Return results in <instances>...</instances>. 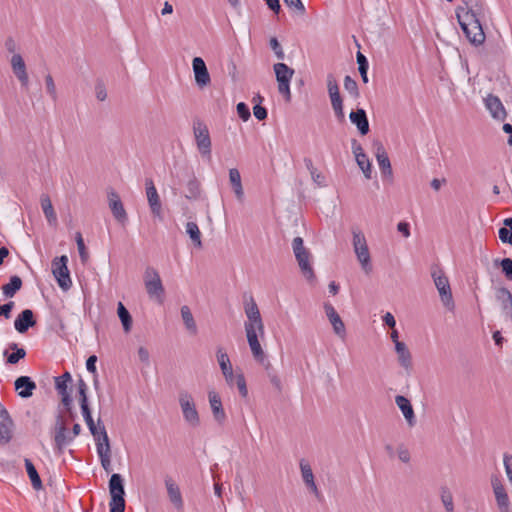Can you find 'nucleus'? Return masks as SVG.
<instances>
[{"label": "nucleus", "mask_w": 512, "mask_h": 512, "mask_svg": "<svg viewBox=\"0 0 512 512\" xmlns=\"http://www.w3.org/2000/svg\"><path fill=\"white\" fill-rule=\"evenodd\" d=\"M478 16L471 12H457V19L465 36L474 45H480L485 41V34Z\"/></svg>", "instance_id": "1"}, {"label": "nucleus", "mask_w": 512, "mask_h": 512, "mask_svg": "<svg viewBox=\"0 0 512 512\" xmlns=\"http://www.w3.org/2000/svg\"><path fill=\"white\" fill-rule=\"evenodd\" d=\"M292 249L295 255L299 268L305 278L312 281L315 278L314 270L311 265V252L304 246V241L301 237H295L292 241Z\"/></svg>", "instance_id": "2"}, {"label": "nucleus", "mask_w": 512, "mask_h": 512, "mask_svg": "<svg viewBox=\"0 0 512 512\" xmlns=\"http://www.w3.org/2000/svg\"><path fill=\"white\" fill-rule=\"evenodd\" d=\"M144 284L149 298L158 304H163L165 289L156 269L148 267L144 273Z\"/></svg>", "instance_id": "3"}, {"label": "nucleus", "mask_w": 512, "mask_h": 512, "mask_svg": "<svg viewBox=\"0 0 512 512\" xmlns=\"http://www.w3.org/2000/svg\"><path fill=\"white\" fill-rule=\"evenodd\" d=\"M109 492L111 500L109 503L110 512L125 511V490L124 480L120 474H112L109 480Z\"/></svg>", "instance_id": "4"}, {"label": "nucleus", "mask_w": 512, "mask_h": 512, "mask_svg": "<svg viewBox=\"0 0 512 512\" xmlns=\"http://www.w3.org/2000/svg\"><path fill=\"white\" fill-rule=\"evenodd\" d=\"M431 276H432L434 284L439 292V295H440L443 305L448 310L453 311L455 305H454L453 296H452L451 287H450L448 277L439 268L434 269L431 273Z\"/></svg>", "instance_id": "5"}, {"label": "nucleus", "mask_w": 512, "mask_h": 512, "mask_svg": "<svg viewBox=\"0 0 512 512\" xmlns=\"http://www.w3.org/2000/svg\"><path fill=\"white\" fill-rule=\"evenodd\" d=\"M73 440V436H71L66 421L61 415H58L54 426V452L58 455L63 454L66 447L69 446Z\"/></svg>", "instance_id": "6"}, {"label": "nucleus", "mask_w": 512, "mask_h": 512, "mask_svg": "<svg viewBox=\"0 0 512 512\" xmlns=\"http://www.w3.org/2000/svg\"><path fill=\"white\" fill-rule=\"evenodd\" d=\"M490 481L498 511L512 512V503L501 477L493 474Z\"/></svg>", "instance_id": "7"}, {"label": "nucleus", "mask_w": 512, "mask_h": 512, "mask_svg": "<svg viewBox=\"0 0 512 512\" xmlns=\"http://www.w3.org/2000/svg\"><path fill=\"white\" fill-rule=\"evenodd\" d=\"M179 405L186 423L191 427H198L200 425V417L192 395L187 391L180 392Z\"/></svg>", "instance_id": "8"}, {"label": "nucleus", "mask_w": 512, "mask_h": 512, "mask_svg": "<svg viewBox=\"0 0 512 512\" xmlns=\"http://www.w3.org/2000/svg\"><path fill=\"white\" fill-rule=\"evenodd\" d=\"M68 257L62 255L52 261V273L60 288L67 291L72 286L69 269L67 267Z\"/></svg>", "instance_id": "9"}, {"label": "nucleus", "mask_w": 512, "mask_h": 512, "mask_svg": "<svg viewBox=\"0 0 512 512\" xmlns=\"http://www.w3.org/2000/svg\"><path fill=\"white\" fill-rule=\"evenodd\" d=\"M353 247L363 270L366 273H369L372 270L370 263V253L366 238L361 231H353Z\"/></svg>", "instance_id": "10"}, {"label": "nucleus", "mask_w": 512, "mask_h": 512, "mask_svg": "<svg viewBox=\"0 0 512 512\" xmlns=\"http://www.w3.org/2000/svg\"><path fill=\"white\" fill-rule=\"evenodd\" d=\"M193 131L199 153L210 158L211 138L207 125L200 120H196L193 123Z\"/></svg>", "instance_id": "11"}, {"label": "nucleus", "mask_w": 512, "mask_h": 512, "mask_svg": "<svg viewBox=\"0 0 512 512\" xmlns=\"http://www.w3.org/2000/svg\"><path fill=\"white\" fill-rule=\"evenodd\" d=\"M327 88L331 100V105L337 119L339 121H344L345 114L343 111V101L339 92L337 80L332 74L327 76Z\"/></svg>", "instance_id": "12"}, {"label": "nucleus", "mask_w": 512, "mask_h": 512, "mask_svg": "<svg viewBox=\"0 0 512 512\" xmlns=\"http://www.w3.org/2000/svg\"><path fill=\"white\" fill-rule=\"evenodd\" d=\"M102 439H97L96 450L99 456L101 465L106 472L111 471V447L109 437L105 426L101 428Z\"/></svg>", "instance_id": "13"}, {"label": "nucleus", "mask_w": 512, "mask_h": 512, "mask_svg": "<svg viewBox=\"0 0 512 512\" xmlns=\"http://www.w3.org/2000/svg\"><path fill=\"white\" fill-rule=\"evenodd\" d=\"M245 331L247 336V341L249 347L251 349L252 355L260 363L265 361V354L261 347V344L258 340V329L253 328L250 324H245Z\"/></svg>", "instance_id": "14"}, {"label": "nucleus", "mask_w": 512, "mask_h": 512, "mask_svg": "<svg viewBox=\"0 0 512 512\" xmlns=\"http://www.w3.org/2000/svg\"><path fill=\"white\" fill-rule=\"evenodd\" d=\"M495 298L501 306L505 320L512 323V293L505 287H498L495 290Z\"/></svg>", "instance_id": "15"}, {"label": "nucleus", "mask_w": 512, "mask_h": 512, "mask_svg": "<svg viewBox=\"0 0 512 512\" xmlns=\"http://www.w3.org/2000/svg\"><path fill=\"white\" fill-rule=\"evenodd\" d=\"M145 189H146L147 200H148L152 214L155 217L161 218L162 204H161L159 194L157 192V189H156L152 179H146Z\"/></svg>", "instance_id": "16"}, {"label": "nucleus", "mask_w": 512, "mask_h": 512, "mask_svg": "<svg viewBox=\"0 0 512 512\" xmlns=\"http://www.w3.org/2000/svg\"><path fill=\"white\" fill-rule=\"evenodd\" d=\"M208 400L214 420L219 425H224L227 420V416L224 411L220 395L216 391L211 390L208 392Z\"/></svg>", "instance_id": "17"}, {"label": "nucleus", "mask_w": 512, "mask_h": 512, "mask_svg": "<svg viewBox=\"0 0 512 512\" xmlns=\"http://www.w3.org/2000/svg\"><path fill=\"white\" fill-rule=\"evenodd\" d=\"M324 310L327 318L329 319L333 327L334 333L341 339H344L346 336V328L344 322L342 321L341 317L337 313L334 306L331 303L327 302L324 304Z\"/></svg>", "instance_id": "18"}, {"label": "nucleus", "mask_w": 512, "mask_h": 512, "mask_svg": "<svg viewBox=\"0 0 512 512\" xmlns=\"http://www.w3.org/2000/svg\"><path fill=\"white\" fill-rule=\"evenodd\" d=\"M192 67L195 76V82L200 88H203L210 84V75L206 67V64L202 58L195 57L192 61Z\"/></svg>", "instance_id": "19"}, {"label": "nucleus", "mask_w": 512, "mask_h": 512, "mask_svg": "<svg viewBox=\"0 0 512 512\" xmlns=\"http://www.w3.org/2000/svg\"><path fill=\"white\" fill-rule=\"evenodd\" d=\"M245 313L248 318V321L245 322V324H250L253 328H257L260 334H263L264 325L258 306L253 298H251L250 302L245 304Z\"/></svg>", "instance_id": "20"}, {"label": "nucleus", "mask_w": 512, "mask_h": 512, "mask_svg": "<svg viewBox=\"0 0 512 512\" xmlns=\"http://www.w3.org/2000/svg\"><path fill=\"white\" fill-rule=\"evenodd\" d=\"M484 102H485L486 108L489 110V112L491 113V116L494 119H497L500 121H504L506 119L507 112H506L505 107L502 104L501 100L497 96H495L493 94H489L484 99Z\"/></svg>", "instance_id": "21"}, {"label": "nucleus", "mask_w": 512, "mask_h": 512, "mask_svg": "<svg viewBox=\"0 0 512 512\" xmlns=\"http://www.w3.org/2000/svg\"><path fill=\"white\" fill-rule=\"evenodd\" d=\"M299 466L305 486L319 499L321 497V493L315 483L314 474L310 464L306 460L302 459L300 460Z\"/></svg>", "instance_id": "22"}, {"label": "nucleus", "mask_w": 512, "mask_h": 512, "mask_svg": "<svg viewBox=\"0 0 512 512\" xmlns=\"http://www.w3.org/2000/svg\"><path fill=\"white\" fill-rule=\"evenodd\" d=\"M12 71L20 81L23 87H27L29 84V77L26 70V64L20 54H14L11 58Z\"/></svg>", "instance_id": "23"}, {"label": "nucleus", "mask_w": 512, "mask_h": 512, "mask_svg": "<svg viewBox=\"0 0 512 512\" xmlns=\"http://www.w3.org/2000/svg\"><path fill=\"white\" fill-rule=\"evenodd\" d=\"M164 482L167 489L169 500L177 510H182L184 502L179 486L170 476L165 477Z\"/></svg>", "instance_id": "24"}, {"label": "nucleus", "mask_w": 512, "mask_h": 512, "mask_svg": "<svg viewBox=\"0 0 512 512\" xmlns=\"http://www.w3.org/2000/svg\"><path fill=\"white\" fill-rule=\"evenodd\" d=\"M35 324L36 321L34 319V314L30 309L23 310L14 321L15 329L21 334L27 332L28 329L33 327Z\"/></svg>", "instance_id": "25"}, {"label": "nucleus", "mask_w": 512, "mask_h": 512, "mask_svg": "<svg viewBox=\"0 0 512 512\" xmlns=\"http://www.w3.org/2000/svg\"><path fill=\"white\" fill-rule=\"evenodd\" d=\"M395 403L398 408L401 410L403 416L405 417L409 426H414L416 424V417L414 413V409L412 404L408 398L402 395H397L395 397Z\"/></svg>", "instance_id": "26"}, {"label": "nucleus", "mask_w": 512, "mask_h": 512, "mask_svg": "<svg viewBox=\"0 0 512 512\" xmlns=\"http://www.w3.org/2000/svg\"><path fill=\"white\" fill-rule=\"evenodd\" d=\"M15 390L21 398H29L36 389L35 382L29 376H20L15 380Z\"/></svg>", "instance_id": "27"}, {"label": "nucleus", "mask_w": 512, "mask_h": 512, "mask_svg": "<svg viewBox=\"0 0 512 512\" xmlns=\"http://www.w3.org/2000/svg\"><path fill=\"white\" fill-rule=\"evenodd\" d=\"M13 421L8 412L0 414V445H6L12 439Z\"/></svg>", "instance_id": "28"}, {"label": "nucleus", "mask_w": 512, "mask_h": 512, "mask_svg": "<svg viewBox=\"0 0 512 512\" xmlns=\"http://www.w3.org/2000/svg\"><path fill=\"white\" fill-rule=\"evenodd\" d=\"M349 118L353 124L356 125L361 135H366L369 132V122L366 111L362 108L352 111Z\"/></svg>", "instance_id": "29"}, {"label": "nucleus", "mask_w": 512, "mask_h": 512, "mask_svg": "<svg viewBox=\"0 0 512 512\" xmlns=\"http://www.w3.org/2000/svg\"><path fill=\"white\" fill-rule=\"evenodd\" d=\"M80 408H81V412L84 417V420L90 430V433L93 435L95 442L97 441V439H102L101 428L104 425L101 424V420L100 419L98 420V426H96V424L94 423V420L92 418L89 405H81Z\"/></svg>", "instance_id": "30"}, {"label": "nucleus", "mask_w": 512, "mask_h": 512, "mask_svg": "<svg viewBox=\"0 0 512 512\" xmlns=\"http://www.w3.org/2000/svg\"><path fill=\"white\" fill-rule=\"evenodd\" d=\"M109 207L113 216L119 221L124 222L127 220V213L124 209L123 203L117 193L111 192L109 195Z\"/></svg>", "instance_id": "31"}, {"label": "nucleus", "mask_w": 512, "mask_h": 512, "mask_svg": "<svg viewBox=\"0 0 512 512\" xmlns=\"http://www.w3.org/2000/svg\"><path fill=\"white\" fill-rule=\"evenodd\" d=\"M68 385H69V383H67V382L55 379V388H56L58 394L61 396L62 403H63L65 409L69 412L70 418L74 419V414L71 410L72 398L68 391Z\"/></svg>", "instance_id": "32"}, {"label": "nucleus", "mask_w": 512, "mask_h": 512, "mask_svg": "<svg viewBox=\"0 0 512 512\" xmlns=\"http://www.w3.org/2000/svg\"><path fill=\"white\" fill-rule=\"evenodd\" d=\"M376 159L379 168L383 175H392V167L387 152L382 144H378L376 147Z\"/></svg>", "instance_id": "33"}, {"label": "nucleus", "mask_w": 512, "mask_h": 512, "mask_svg": "<svg viewBox=\"0 0 512 512\" xmlns=\"http://www.w3.org/2000/svg\"><path fill=\"white\" fill-rule=\"evenodd\" d=\"M396 353L398 355V361L400 365L409 370L412 367V356L404 342H397L395 346Z\"/></svg>", "instance_id": "34"}, {"label": "nucleus", "mask_w": 512, "mask_h": 512, "mask_svg": "<svg viewBox=\"0 0 512 512\" xmlns=\"http://www.w3.org/2000/svg\"><path fill=\"white\" fill-rule=\"evenodd\" d=\"M229 181L232 185V188H233L236 198L239 201H242L243 197H244V191H243V186H242V182H241V175H240V172L238 169L231 168L229 170Z\"/></svg>", "instance_id": "35"}, {"label": "nucleus", "mask_w": 512, "mask_h": 512, "mask_svg": "<svg viewBox=\"0 0 512 512\" xmlns=\"http://www.w3.org/2000/svg\"><path fill=\"white\" fill-rule=\"evenodd\" d=\"M273 68L278 83L291 82V79L294 75V70L292 68L281 62L274 64Z\"/></svg>", "instance_id": "36"}, {"label": "nucleus", "mask_w": 512, "mask_h": 512, "mask_svg": "<svg viewBox=\"0 0 512 512\" xmlns=\"http://www.w3.org/2000/svg\"><path fill=\"white\" fill-rule=\"evenodd\" d=\"M41 208L43 210V213H44L45 218L47 219L48 223L50 225H56L57 224V215L54 211L52 202L48 195H42Z\"/></svg>", "instance_id": "37"}, {"label": "nucleus", "mask_w": 512, "mask_h": 512, "mask_svg": "<svg viewBox=\"0 0 512 512\" xmlns=\"http://www.w3.org/2000/svg\"><path fill=\"white\" fill-rule=\"evenodd\" d=\"M9 349L13 350L14 352L9 354L8 351L5 350L3 353V355L6 357V362L8 364H16L26 356L25 349L19 348L16 343H10Z\"/></svg>", "instance_id": "38"}, {"label": "nucleus", "mask_w": 512, "mask_h": 512, "mask_svg": "<svg viewBox=\"0 0 512 512\" xmlns=\"http://www.w3.org/2000/svg\"><path fill=\"white\" fill-rule=\"evenodd\" d=\"M22 287V280L19 276L14 275L10 278L9 283L3 285L2 292L5 297L12 298Z\"/></svg>", "instance_id": "39"}, {"label": "nucleus", "mask_w": 512, "mask_h": 512, "mask_svg": "<svg viewBox=\"0 0 512 512\" xmlns=\"http://www.w3.org/2000/svg\"><path fill=\"white\" fill-rule=\"evenodd\" d=\"M117 314L122 323L123 330L129 333L132 328V316L122 302H118Z\"/></svg>", "instance_id": "40"}, {"label": "nucleus", "mask_w": 512, "mask_h": 512, "mask_svg": "<svg viewBox=\"0 0 512 512\" xmlns=\"http://www.w3.org/2000/svg\"><path fill=\"white\" fill-rule=\"evenodd\" d=\"M25 468L31 481L32 487L35 490H40L42 488V481L31 460L25 459Z\"/></svg>", "instance_id": "41"}, {"label": "nucleus", "mask_w": 512, "mask_h": 512, "mask_svg": "<svg viewBox=\"0 0 512 512\" xmlns=\"http://www.w3.org/2000/svg\"><path fill=\"white\" fill-rule=\"evenodd\" d=\"M504 227H501L498 231L499 239L503 243L512 245V218H506L503 221Z\"/></svg>", "instance_id": "42"}, {"label": "nucleus", "mask_w": 512, "mask_h": 512, "mask_svg": "<svg viewBox=\"0 0 512 512\" xmlns=\"http://www.w3.org/2000/svg\"><path fill=\"white\" fill-rule=\"evenodd\" d=\"M464 6H459L457 12H471L480 15L482 12V4L479 0H463Z\"/></svg>", "instance_id": "43"}, {"label": "nucleus", "mask_w": 512, "mask_h": 512, "mask_svg": "<svg viewBox=\"0 0 512 512\" xmlns=\"http://www.w3.org/2000/svg\"><path fill=\"white\" fill-rule=\"evenodd\" d=\"M181 316L185 327L195 334L197 332V327L192 312L188 306L184 305L181 307Z\"/></svg>", "instance_id": "44"}, {"label": "nucleus", "mask_w": 512, "mask_h": 512, "mask_svg": "<svg viewBox=\"0 0 512 512\" xmlns=\"http://www.w3.org/2000/svg\"><path fill=\"white\" fill-rule=\"evenodd\" d=\"M440 498L446 512H454L453 495L447 486L440 488Z\"/></svg>", "instance_id": "45"}, {"label": "nucleus", "mask_w": 512, "mask_h": 512, "mask_svg": "<svg viewBox=\"0 0 512 512\" xmlns=\"http://www.w3.org/2000/svg\"><path fill=\"white\" fill-rule=\"evenodd\" d=\"M186 233L189 235L196 247L200 248L202 246L201 232L197 223L188 222L186 224Z\"/></svg>", "instance_id": "46"}, {"label": "nucleus", "mask_w": 512, "mask_h": 512, "mask_svg": "<svg viewBox=\"0 0 512 512\" xmlns=\"http://www.w3.org/2000/svg\"><path fill=\"white\" fill-rule=\"evenodd\" d=\"M304 162H305L307 169L310 172V175H311L313 181L320 186H324L325 185V177L320 172H318V170L314 167L312 160L309 158H306V159H304Z\"/></svg>", "instance_id": "47"}, {"label": "nucleus", "mask_w": 512, "mask_h": 512, "mask_svg": "<svg viewBox=\"0 0 512 512\" xmlns=\"http://www.w3.org/2000/svg\"><path fill=\"white\" fill-rule=\"evenodd\" d=\"M356 161L362 172L364 173L367 179L371 178V163L368 156L365 153H360V155H356Z\"/></svg>", "instance_id": "48"}, {"label": "nucleus", "mask_w": 512, "mask_h": 512, "mask_svg": "<svg viewBox=\"0 0 512 512\" xmlns=\"http://www.w3.org/2000/svg\"><path fill=\"white\" fill-rule=\"evenodd\" d=\"M217 361L219 363L222 374H226L227 372L233 370L228 354L222 349H218L217 351Z\"/></svg>", "instance_id": "49"}, {"label": "nucleus", "mask_w": 512, "mask_h": 512, "mask_svg": "<svg viewBox=\"0 0 512 512\" xmlns=\"http://www.w3.org/2000/svg\"><path fill=\"white\" fill-rule=\"evenodd\" d=\"M494 264L496 266H500L502 273L504 274L505 278L509 281H512V259L510 258H504L501 260H494Z\"/></svg>", "instance_id": "50"}, {"label": "nucleus", "mask_w": 512, "mask_h": 512, "mask_svg": "<svg viewBox=\"0 0 512 512\" xmlns=\"http://www.w3.org/2000/svg\"><path fill=\"white\" fill-rule=\"evenodd\" d=\"M356 58H357L358 69H359L361 78L364 83H367L368 82L367 71H368V67H369L368 60L361 52L357 53Z\"/></svg>", "instance_id": "51"}, {"label": "nucleus", "mask_w": 512, "mask_h": 512, "mask_svg": "<svg viewBox=\"0 0 512 512\" xmlns=\"http://www.w3.org/2000/svg\"><path fill=\"white\" fill-rule=\"evenodd\" d=\"M344 88L353 96L358 97L359 96V90L357 82L352 79L350 76H345L344 78Z\"/></svg>", "instance_id": "52"}, {"label": "nucleus", "mask_w": 512, "mask_h": 512, "mask_svg": "<svg viewBox=\"0 0 512 512\" xmlns=\"http://www.w3.org/2000/svg\"><path fill=\"white\" fill-rule=\"evenodd\" d=\"M77 388H78L80 406L81 405H89L88 398H87L88 387L83 379H79Z\"/></svg>", "instance_id": "53"}, {"label": "nucleus", "mask_w": 512, "mask_h": 512, "mask_svg": "<svg viewBox=\"0 0 512 512\" xmlns=\"http://www.w3.org/2000/svg\"><path fill=\"white\" fill-rule=\"evenodd\" d=\"M75 238H76V243H77L80 258L83 262H85L88 259V253L86 250V246H85L82 234L80 232H77Z\"/></svg>", "instance_id": "54"}, {"label": "nucleus", "mask_w": 512, "mask_h": 512, "mask_svg": "<svg viewBox=\"0 0 512 512\" xmlns=\"http://www.w3.org/2000/svg\"><path fill=\"white\" fill-rule=\"evenodd\" d=\"M234 385L237 386L242 397H246L248 395L246 380L243 374H236Z\"/></svg>", "instance_id": "55"}, {"label": "nucleus", "mask_w": 512, "mask_h": 512, "mask_svg": "<svg viewBox=\"0 0 512 512\" xmlns=\"http://www.w3.org/2000/svg\"><path fill=\"white\" fill-rule=\"evenodd\" d=\"M503 464L508 481L512 486V455L505 453L503 456Z\"/></svg>", "instance_id": "56"}, {"label": "nucleus", "mask_w": 512, "mask_h": 512, "mask_svg": "<svg viewBox=\"0 0 512 512\" xmlns=\"http://www.w3.org/2000/svg\"><path fill=\"white\" fill-rule=\"evenodd\" d=\"M45 84H46L47 93L51 96V98L53 100H56L57 99L56 86H55L54 80L50 74H48L45 77Z\"/></svg>", "instance_id": "57"}, {"label": "nucleus", "mask_w": 512, "mask_h": 512, "mask_svg": "<svg viewBox=\"0 0 512 512\" xmlns=\"http://www.w3.org/2000/svg\"><path fill=\"white\" fill-rule=\"evenodd\" d=\"M270 47L272 48V50L274 51V53L278 59H280V60L284 59L285 54H284V51H283L280 43L278 42L277 38L272 37L270 39Z\"/></svg>", "instance_id": "58"}, {"label": "nucleus", "mask_w": 512, "mask_h": 512, "mask_svg": "<svg viewBox=\"0 0 512 512\" xmlns=\"http://www.w3.org/2000/svg\"><path fill=\"white\" fill-rule=\"evenodd\" d=\"M236 108H237L238 116L243 121H247L250 118V116H251L250 109L244 102L238 103Z\"/></svg>", "instance_id": "59"}, {"label": "nucleus", "mask_w": 512, "mask_h": 512, "mask_svg": "<svg viewBox=\"0 0 512 512\" xmlns=\"http://www.w3.org/2000/svg\"><path fill=\"white\" fill-rule=\"evenodd\" d=\"M278 91L287 102L291 100L290 82L278 83Z\"/></svg>", "instance_id": "60"}, {"label": "nucleus", "mask_w": 512, "mask_h": 512, "mask_svg": "<svg viewBox=\"0 0 512 512\" xmlns=\"http://www.w3.org/2000/svg\"><path fill=\"white\" fill-rule=\"evenodd\" d=\"M285 4L290 7L296 9L300 14L305 13V7L301 0H284Z\"/></svg>", "instance_id": "61"}, {"label": "nucleus", "mask_w": 512, "mask_h": 512, "mask_svg": "<svg viewBox=\"0 0 512 512\" xmlns=\"http://www.w3.org/2000/svg\"><path fill=\"white\" fill-rule=\"evenodd\" d=\"M14 302L10 301L6 304L0 305V316H4L6 319L11 317V312L14 308Z\"/></svg>", "instance_id": "62"}, {"label": "nucleus", "mask_w": 512, "mask_h": 512, "mask_svg": "<svg viewBox=\"0 0 512 512\" xmlns=\"http://www.w3.org/2000/svg\"><path fill=\"white\" fill-rule=\"evenodd\" d=\"M253 113L258 120H264L267 118V109L261 105H255L253 107Z\"/></svg>", "instance_id": "63"}, {"label": "nucleus", "mask_w": 512, "mask_h": 512, "mask_svg": "<svg viewBox=\"0 0 512 512\" xmlns=\"http://www.w3.org/2000/svg\"><path fill=\"white\" fill-rule=\"evenodd\" d=\"M96 362H97V357L95 355H91L90 357H88V359L86 361V369L90 373H93V374L96 373Z\"/></svg>", "instance_id": "64"}]
</instances>
